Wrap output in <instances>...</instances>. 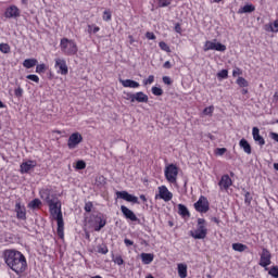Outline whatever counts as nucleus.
I'll list each match as a JSON object with an SVG mask.
<instances>
[{"mask_svg":"<svg viewBox=\"0 0 278 278\" xmlns=\"http://www.w3.org/2000/svg\"><path fill=\"white\" fill-rule=\"evenodd\" d=\"M2 258H4L7 267L14 271V274L20 275L25 273L27 263L25 256L20 251L13 249L4 250V257Z\"/></svg>","mask_w":278,"mask_h":278,"instance_id":"1","label":"nucleus"},{"mask_svg":"<svg viewBox=\"0 0 278 278\" xmlns=\"http://www.w3.org/2000/svg\"><path fill=\"white\" fill-rule=\"evenodd\" d=\"M41 199L47 202V205L49 206V214H52L54 220L58 222V237L62 239V237H64V235H62V226H64V223H62L60 201L54 195H50L49 191H43L41 193Z\"/></svg>","mask_w":278,"mask_h":278,"instance_id":"2","label":"nucleus"},{"mask_svg":"<svg viewBox=\"0 0 278 278\" xmlns=\"http://www.w3.org/2000/svg\"><path fill=\"white\" fill-rule=\"evenodd\" d=\"M60 51L65 55H76L78 52V47H76V42L68 38L60 39Z\"/></svg>","mask_w":278,"mask_h":278,"instance_id":"3","label":"nucleus"},{"mask_svg":"<svg viewBox=\"0 0 278 278\" xmlns=\"http://www.w3.org/2000/svg\"><path fill=\"white\" fill-rule=\"evenodd\" d=\"M207 237V228L204 227V219H197V230L191 231V238L194 240H203Z\"/></svg>","mask_w":278,"mask_h":278,"instance_id":"4","label":"nucleus"},{"mask_svg":"<svg viewBox=\"0 0 278 278\" xmlns=\"http://www.w3.org/2000/svg\"><path fill=\"white\" fill-rule=\"evenodd\" d=\"M165 178L167 182L175 184L176 178H178V167L173 164L167 165L165 168Z\"/></svg>","mask_w":278,"mask_h":278,"instance_id":"5","label":"nucleus"},{"mask_svg":"<svg viewBox=\"0 0 278 278\" xmlns=\"http://www.w3.org/2000/svg\"><path fill=\"white\" fill-rule=\"evenodd\" d=\"M203 51L204 52H207V51L224 52L226 51V46L222 45L220 42L204 41Z\"/></svg>","mask_w":278,"mask_h":278,"instance_id":"6","label":"nucleus"},{"mask_svg":"<svg viewBox=\"0 0 278 278\" xmlns=\"http://www.w3.org/2000/svg\"><path fill=\"white\" fill-rule=\"evenodd\" d=\"M194 210L202 214L207 213V211H210L207 198H204V195L200 197V200H197V203H194Z\"/></svg>","mask_w":278,"mask_h":278,"instance_id":"7","label":"nucleus"},{"mask_svg":"<svg viewBox=\"0 0 278 278\" xmlns=\"http://www.w3.org/2000/svg\"><path fill=\"white\" fill-rule=\"evenodd\" d=\"M116 199H122L127 203L139 204L138 197L129 194L127 191H116Z\"/></svg>","mask_w":278,"mask_h":278,"instance_id":"8","label":"nucleus"},{"mask_svg":"<svg viewBox=\"0 0 278 278\" xmlns=\"http://www.w3.org/2000/svg\"><path fill=\"white\" fill-rule=\"evenodd\" d=\"M268 265H271V253L268 250H261V261L258 266L266 268Z\"/></svg>","mask_w":278,"mask_h":278,"instance_id":"9","label":"nucleus"},{"mask_svg":"<svg viewBox=\"0 0 278 278\" xmlns=\"http://www.w3.org/2000/svg\"><path fill=\"white\" fill-rule=\"evenodd\" d=\"M81 141H83L81 134H78V132L71 134V136L68 137V149L71 150L76 149V147L80 144Z\"/></svg>","mask_w":278,"mask_h":278,"instance_id":"10","label":"nucleus"},{"mask_svg":"<svg viewBox=\"0 0 278 278\" xmlns=\"http://www.w3.org/2000/svg\"><path fill=\"white\" fill-rule=\"evenodd\" d=\"M54 68H58L60 75H68V65L65 64L63 59H54Z\"/></svg>","mask_w":278,"mask_h":278,"instance_id":"11","label":"nucleus"},{"mask_svg":"<svg viewBox=\"0 0 278 278\" xmlns=\"http://www.w3.org/2000/svg\"><path fill=\"white\" fill-rule=\"evenodd\" d=\"M122 215L129 222H139L138 216H135L132 210L127 208V206H121Z\"/></svg>","mask_w":278,"mask_h":278,"instance_id":"12","label":"nucleus"},{"mask_svg":"<svg viewBox=\"0 0 278 278\" xmlns=\"http://www.w3.org/2000/svg\"><path fill=\"white\" fill-rule=\"evenodd\" d=\"M159 199L162 201L169 202L173 200V193L167 190V187L161 186L159 187Z\"/></svg>","mask_w":278,"mask_h":278,"instance_id":"13","label":"nucleus"},{"mask_svg":"<svg viewBox=\"0 0 278 278\" xmlns=\"http://www.w3.org/2000/svg\"><path fill=\"white\" fill-rule=\"evenodd\" d=\"M218 187L220 188V190H228V188L231 187V178L228 177V175L220 176Z\"/></svg>","mask_w":278,"mask_h":278,"instance_id":"14","label":"nucleus"},{"mask_svg":"<svg viewBox=\"0 0 278 278\" xmlns=\"http://www.w3.org/2000/svg\"><path fill=\"white\" fill-rule=\"evenodd\" d=\"M4 16L7 18H16L20 16V9H17V7H9L7 8V12L4 13Z\"/></svg>","mask_w":278,"mask_h":278,"instance_id":"15","label":"nucleus"},{"mask_svg":"<svg viewBox=\"0 0 278 278\" xmlns=\"http://www.w3.org/2000/svg\"><path fill=\"white\" fill-rule=\"evenodd\" d=\"M253 141L255 143H258V146L264 147L266 144V141L264 140V137H261L258 127H253Z\"/></svg>","mask_w":278,"mask_h":278,"instance_id":"16","label":"nucleus"},{"mask_svg":"<svg viewBox=\"0 0 278 278\" xmlns=\"http://www.w3.org/2000/svg\"><path fill=\"white\" fill-rule=\"evenodd\" d=\"M119 84H122V87L124 88H139L140 84L138 81H135L132 79H119Z\"/></svg>","mask_w":278,"mask_h":278,"instance_id":"17","label":"nucleus"},{"mask_svg":"<svg viewBox=\"0 0 278 278\" xmlns=\"http://www.w3.org/2000/svg\"><path fill=\"white\" fill-rule=\"evenodd\" d=\"M126 100L129 101V103H148V96L147 94L135 96V97H129Z\"/></svg>","mask_w":278,"mask_h":278,"instance_id":"18","label":"nucleus"},{"mask_svg":"<svg viewBox=\"0 0 278 278\" xmlns=\"http://www.w3.org/2000/svg\"><path fill=\"white\" fill-rule=\"evenodd\" d=\"M14 213L17 214V219L25 220V207L20 202L14 203Z\"/></svg>","mask_w":278,"mask_h":278,"instance_id":"19","label":"nucleus"},{"mask_svg":"<svg viewBox=\"0 0 278 278\" xmlns=\"http://www.w3.org/2000/svg\"><path fill=\"white\" fill-rule=\"evenodd\" d=\"M34 167H36V165L33 164V161L25 162L23 164H20V173L27 174Z\"/></svg>","mask_w":278,"mask_h":278,"instance_id":"20","label":"nucleus"},{"mask_svg":"<svg viewBox=\"0 0 278 278\" xmlns=\"http://www.w3.org/2000/svg\"><path fill=\"white\" fill-rule=\"evenodd\" d=\"M266 33H278V18L275 22L264 25Z\"/></svg>","mask_w":278,"mask_h":278,"instance_id":"21","label":"nucleus"},{"mask_svg":"<svg viewBox=\"0 0 278 278\" xmlns=\"http://www.w3.org/2000/svg\"><path fill=\"white\" fill-rule=\"evenodd\" d=\"M255 12V7L253 4H245L242 8H239L238 14H250Z\"/></svg>","mask_w":278,"mask_h":278,"instance_id":"22","label":"nucleus"},{"mask_svg":"<svg viewBox=\"0 0 278 278\" xmlns=\"http://www.w3.org/2000/svg\"><path fill=\"white\" fill-rule=\"evenodd\" d=\"M36 66H38V61L36 59H25V61H23V67L26 70H30Z\"/></svg>","mask_w":278,"mask_h":278,"instance_id":"23","label":"nucleus"},{"mask_svg":"<svg viewBox=\"0 0 278 278\" xmlns=\"http://www.w3.org/2000/svg\"><path fill=\"white\" fill-rule=\"evenodd\" d=\"M178 215L182 218H188L191 216L190 213H188V208L184 204H178Z\"/></svg>","mask_w":278,"mask_h":278,"instance_id":"24","label":"nucleus"},{"mask_svg":"<svg viewBox=\"0 0 278 278\" xmlns=\"http://www.w3.org/2000/svg\"><path fill=\"white\" fill-rule=\"evenodd\" d=\"M239 148H241L248 155L251 153L250 143L245 139L239 140Z\"/></svg>","mask_w":278,"mask_h":278,"instance_id":"25","label":"nucleus"},{"mask_svg":"<svg viewBox=\"0 0 278 278\" xmlns=\"http://www.w3.org/2000/svg\"><path fill=\"white\" fill-rule=\"evenodd\" d=\"M140 261L143 262V265L151 264L153 262V254L140 253Z\"/></svg>","mask_w":278,"mask_h":278,"instance_id":"26","label":"nucleus"},{"mask_svg":"<svg viewBox=\"0 0 278 278\" xmlns=\"http://www.w3.org/2000/svg\"><path fill=\"white\" fill-rule=\"evenodd\" d=\"M231 250H235L239 253H243L245 250H248V245H244L242 243H232Z\"/></svg>","mask_w":278,"mask_h":278,"instance_id":"27","label":"nucleus"},{"mask_svg":"<svg viewBox=\"0 0 278 278\" xmlns=\"http://www.w3.org/2000/svg\"><path fill=\"white\" fill-rule=\"evenodd\" d=\"M39 206H41V200L34 199L28 203V208L30 210H37Z\"/></svg>","mask_w":278,"mask_h":278,"instance_id":"28","label":"nucleus"},{"mask_svg":"<svg viewBox=\"0 0 278 278\" xmlns=\"http://www.w3.org/2000/svg\"><path fill=\"white\" fill-rule=\"evenodd\" d=\"M186 264H178V277L186 278Z\"/></svg>","mask_w":278,"mask_h":278,"instance_id":"29","label":"nucleus"},{"mask_svg":"<svg viewBox=\"0 0 278 278\" xmlns=\"http://www.w3.org/2000/svg\"><path fill=\"white\" fill-rule=\"evenodd\" d=\"M237 86H239V88H248V80L244 79L243 77H238Z\"/></svg>","mask_w":278,"mask_h":278,"instance_id":"30","label":"nucleus"},{"mask_svg":"<svg viewBox=\"0 0 278 278\" xmlns=\"http://www.w3.org/2000/svg\"><path fill=\"white\" fill-rule=\"evenodd\" d=\"M144 94L146 93H142L141 91L135 92V93L124 92V100H127V99L134 98V97H141V96H144Z\"/></svg>","mask_w":278,"mask_h":278,"instance_id":"31","label":"nucleus"},{"mask_svg":"<svg viewBox=\"0 0 278 278\" xmlns=\"http://www.w3.org/2000/svg\"><path fill=\"white\" fill-rule=\"evenodd\" d=\"M103 227H105V219L98 217V226L94 227V231H100Z\"/></svg>","mask_w":278,"mask_h":278,"instance_id":"32","label":"nucleus"},{"mask_svg":"<svg viewBox=\"0 0 278 278\" xmlns=\"http://www.w3.org/2000/svg\"><path fill=\"white\" fill-rule=\"evenodd\" d=\"M151 93L156 96V97H162L163 91H162V88L151 87Z\"/></svg>","mask_w":278,"mask_h":278,"instance_id":"33","label":"nucleus"},{"mask_svg":"<svg viewBox=\"0 0 278 278\" xmlns=\"http://www.w3.org/2000/svg\"><path fill=\"white\" fill-rule=\"evenodd\" d=\"M173 2V0H159L157 7L159 8H167Z\"/></svg>","mask_w":278,"mask_h":278,"instance_id":"34","label":"nucleus"},{"mask_svg":"<svg viewBox=\"0 0 278 278\" xmlns=\"http://www.w3.org/2000/svg\"><path fill=\"white\" fill-rule=\"evenodd\" d=\"M43 72H47L46 64L36 65V74H43Z\"/></svg>","mask_w":278,"mask_h":278,"instance_id":"35","label":"nucleus"},{"mask_svg":"<svg viewBox=\"0 0 278 278\" xmlns=\"http://www.w3.org/2000/svg\"><path fill=\"white\" fill-rule=\"evenodd\" d=\"M269 276L278 278V266H271V268H269Z\"/></svg>","mask_w":278,"mask_h":278,"instance_id":"36","label":"nucleus"},{"mask_svg":"<svg viewBox=\"0 0 278 278\" xmlns=\"http://www.w3.org/2000/svg\"><path fill=\"white\" fill-rule=\"evenodd\" d=\"M84 168H87V163L84 161H76V170H84Z\"/></svg>","mask_w":278,"mask_h":278,"instance_id":"37","label":"nucleus"},{"mask_svg":"<svg viewBox=\"0 0 278 278\" xmlns=\"http://www.w3.org/2000/svg\"><path fill=\"white\" fill-rule=\"evenodd\" d=\"M159 49H162V51L169 53V47L164 41H159Z\"/></svg>","mask_w":278,"mask_h":278,"instance_id":"38","label":"nucleus"},{"mask_svg":"<svg viewBox=\"0 0 278 278\" xmlns=\"http://www.w3.org/2000/svg\"><path fill=\"white\" fill-rule=\"evenodd\" d=\"M213 111H214L213 106H207V108H204V110H202V114H204V116H210V115H213Z\"/></svg>","mask_w":278,"mask_h":278,"instance_id":"39","label":"nucleus"},{"mask_svg":"<svg viewBox=\"0 0 278 278\" xmlns=\"http://www.w3.org/2000/svg\"><path fill=\"white\" fill-rule=\"evenodd\" d=\"M98 254L105 255L108 254V247L103 245H98Z\"/></svg>","mask_w":278,"mask_h":278,"instance_id":"40","label":"nucleus"},{"mask_svg":"<svg viewBox=\"0 0 278 278\" xmlns=\"http://www.w3.org/2000/svg\"><path fill=\"white\" fill-rule=\"evenodd\" d=\"M9 45L8 43H1L0 45V51L1 53L8 54L9 53Z\"/></svg>","mask_w":278,"mask_h":278,"instance_id":"41","label":"nucleus"},{"mask_svg":"<svg viewBox=\"0 0 278 278\" xmlns=\"http://www.w3.org/2000/svg\"><path fill=\"white\" fill-rule=\"evenodd\" d=\"M227 77H228V71L220 70V72H218V78L226 79Z\"/></svg>","mask_w":278,"mask_h":278,"instance_id":"42","label":"nucleus"},{"mask_svg":"<svg viewBox=\"0 0 278 278\" xmlns=\"http://www.w3.org/2000/svg\"><path fill=\"white\" fill-rule=\"evenodd\" d=\"M25 79H28L30 81H34L36 84H38V76L34 75V74H30L28 76H25Z\"/></svg>","mask_w":278,"mask_h":278,"instance_id":"43","label":"nucleus"},{"mask_svg":"<svg viewBox=\"0 0 278 278\" xmlns=\"http://www.w3.org/2000/svg\"><path fill=\"white\" fill-rule=\"evenodd\" d=\"M226 153V148H218V149H215V155H223Z\"/></svg>","mask_w":278,"mask_h":278,"instance_id":"44","label":"nucleus"},{"mask_svg":"<svg viewBox=\"0 0 278 278\" xmlns=\"http://www.w3.org/2000/svg\"><path fill=\"white\" fill-rule=\"evenodd\" d=\"M14 97H17V98L23 97V88L14 89Z\"/></svg>","mask_w":278,"mask_h":278,"instance_id":"45","label":"nucleus"},{"mask_svg":"<svg viewBox=\"0 0 278 278\" xmlns=\"http://www.w3.org/2000/svg\"><path fill=\"white\" fill-rule=\"evenodd\" d=\"M85 212H92V202L85 203Z\"/></svg>","mask_w":278,"mask_h":278,"instance_id":"46","label":"nucleus"},{"mask_svg":"<svg viewBox=\"0 0 278 278\" xmlns=\"http://www.w3.org/2000/svg\"><path fill=\"white\" fill-rule=\"evenodd\" d=\"M151 84H153V75H150L149 78L143 80V86H149Z\"/></svg>","mask_w":278,"mask_h":278,"instance_id":"47","label":"nucleus"},{"mask_svg":"<svg viewBox=\"0 0 278 278\" xmlns=\"http://www.w3.org/2000/svg\"><path fill=\"white\" fill-rule=\"evenodd\" d=\"M114 264L122 266L124 264L122 256H116V258H114Z\"/></svg>","mask_w":278,"mask_h":278,"instance_id":"48","label":"nucleus"},{"mask_svg":"<svg viewBox=\"0 0 278 278\" xmlns=\"http://www.w3.org/2000/svg\"><path fill=\"white\" fill-rule=\"evenodd\" d=\"M162 83L167 86L173 85V80H170L169 77H167V76L162 77Z\"/></svg>","mask_w":278,"mask_h":278,"instance_id":"49","label":"nucleus"},{"mask_svg":"<svg viewBox=\"0 0 278 278\" xmlns=\"http://www.w3.org/2000/svg\"><path fill=\"white\" fill-rule=\"evenodd\" d=\"M103 21L108 22L111 21V12H103Z\"/></svg>","mask_w":278,"mask_h":278,"instance_id":"50","label":"nucleus"},{"mask_svg":"<svg viewBox=\"0 0 278 278\" xmlns=\"http://www.w3.org/2000/svg\"><path fill=\"white\" fill-rule=\"evenodd\" d=\"M146 39L156 40V36L153 33H146Z\"/></svg>","mask_w":278,"mask_h":278,"instance_id":"51","label":"nucleus"},{"mask_svg":"<svg viewBox=\"0 0 278 278\" xmlns=\"http://www.w3.org/2000/svg\"><path fill=\"white\" fill-rule=\"evenodd\" d=\"M269 136H270L271 140H275V142L278 143V134L277 132H270Z\"/></svg>","mask_w":278,"mask_h":278,"instance_id":"52","label":"nucleus"},{"mask_svg":"<svg viewBox=\"0 0 278 278\" xmlns=\"http://www.w3.org/2000/svg\"><path fill=\"white\" fill-rule=\"evenodd\" d=\"M132 244H134L132 240L124 239V245H126V247H132Z\"/></svg>","mask_w":278,"mask_h":278,"instance_id":"53","label":"nucleus"},{"mask_svg":"<svg viewBox=\"0 0 278 278\" xmlns=\"http://www.w3.org/2000/svg\"><path fill=\"white\" fill-rule=\"evenodd\" d=\"M271 102L278 103V90L275 91V96H273Z\"/></svg>","mask_w":278,"mask_h":278,"instance_id":"54","label":"nucleus"},{"mask_svg":"<svg viewBox=\"0 0 278 278\" xmlns=\"http://www.w3.org/2000/svg\"><path fill=\"white\" fill-rule=\"evenodd\" d=\"M89 29H91V33H92V34H98V31H100V28H99V27L89 26Z\"/></svg>","mask_w":278,"mask_h":278,"instance_id":"55","label":"nucleus"},{"mask_svg":"<svg viewBox=\"0 0 278 278\" xmlns=\"http://www.w3.org/2000/svg\"><path fill=\"white\" fill-rule=\"evenodd\" d=\"M239 74H240L239 68L231 72V76H233V77H237V75H239Z\"/></svg>","mask_w":278,"mask_h":278,"instance_id":"56","label":"nucleus"},{"mask_svg":"<svg viewBox=\"0 0 278 278\" xmlns=\"http://www.w3.org/2000/svg\"><path fill=\"white\" fill-rule=\"evenodd\" d=\"M163 67H165L166 70H169L170 67H173V65L169 64V61L165 62V64H163Z\"/></svg>","mask_w":278,"mask_h":278,"instance_id":"57","label":"nucleus"},{"mask_svg":"<svg viewBox=\"0 0 278 278\" xmlns=\"http://www.w3.org/2000/svg\"><path fill=\"white\" fill-rule=\"evenodd\" d=\"M175 33L180 34V24H175Z\"/></svg>","mask_w":278,"mask_h":278,"instance_id":"58","label":"nucleus"},{"mask_svg":"<svg viewBox=\"0 0 278 278\" xmlns=\"http://www.w3.org/2000/svg\"><path fill=\"white\" fill-rule=\"evenodd\" d=\"M245 203H250V192L245 193Z\"/></svg>","mask_w":278,"mask_h":278,"instance_id":"59","label":"nucleus"},{"mask_svg":"<svg viewBox=\"0 0 278 278\" xmlns=\"http://www.w3.org/2000/svg\"><path fill=\"white\" fill-rule=\"evenodd\" d=\"M139 199H140V201H143V202H146V195H143V194H140Z\"/></svg>","mask_w":278,"mask_h":278,"instance_id":"60","label":"nucleus"},{"mask_svg":"<svg viewBox=\"0 0 278 278\" xmlns=\"http://www.w3.org/2000/svg\"><path fill=\"white\" fill-rule=\"evenodd\" d=\"M213 223H215V224H219V220H218V218H215V217H213Z\"/></svg>","mask_w":278,"mask_h":278,"instance_id":"61","label":"nucleus"},{"mask_svg":"<svg viewBox=\"0 0 278 278\" xmlns=\"http://www.w3.org/2000/svg\"><path fill=\"white\" fill-rule=\"evenodd\" d=\"M273 167H275V170L278 172V163H275V165H273Z\"/></svg>","mask_w":278,"mask_h":278,"instance_id":"62","label":"nucleus"},{"mask_svg":"<svg viewBox=\"0 0 278 278\" xmlns=\"http://www.w3.org/2000/svg\"><path fill=\"white\" fill-rule=\"evenodd\" d=\"M242 94H248V89H242Z\"/></svg>","mask_w":278,"mask_h":278,"instance_id":"63","label":"nucleus"},{"mask_svg":"<svg viewBox=\"0 0 278 278\" xmlns=\"http://www.w3.org/2000/svg\"><path fill=\"white\" fill-rule=\"evenodd\" d=\"M92 278H101L100 276H94V277H92Z\"/></svg>","mask_w":278,"mask_h":278,"instance_id":"64","label":"nucleus"}]
</instances>
